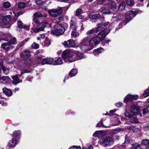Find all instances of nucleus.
<instances>
[{"mask_svg": "<svg viewBox=\"0 0 149 149\" xmlns=\"http://www.w3.org/2000/svg\"><path fill=\"white\" fill-rule=\"evenodd\" d=\"M61 56L65 62L69 63H71L85 57L83 53L79 52L76 53L72 50L68 49L64 51Z\"/></svg>", "mask_w": 149, "mask_h": 149, "instance_id": "1", "label": "nucleus"}, {"mask_svg": "<svg viewBox=\"0 0 149 149\" xmlns=\"http://www.w3.org/2000/svg\"><path fill=\"white\" fill-rule=\"evenodd\" d=\"M139 107L135 105L131 106V110H126L125 113V116L128 118H130L136 115L137 114H140V109Z\"/></svg>", "mask_w": 149, "mask_h": 149, "instance_id": "2", "label": "nucleus"}, {"mask_svg": "<svg viewBox=\"0 0 149 149\" xmlns=\"http://www.w3.org/2000/svg\"><path fill=\"white\" fill-rule=\"evenodd\" d=\"M33 21L37 25V26H39V27H38L35 29L34 31L36 33H37L41 31H43L44 29V27H51V25L48 23L46 22H44L40 23L38 21V18L36 17H33Z\"/></svg>", "mask_w": 149, "mask_h": 149, "instance_id": "3", "label": "nucleus"}, {"mask_svg": "<svg viewBox=\"0 0 149 149\" xmlns=\"http://www.w3.org/2000/svg\"><path fill=\"white\" fill-rule=\"evenodd\" d=\"M12 18L10 15L0 16V26L3 28H8L11 26L10 22Z\"/></svg>", "mask_w": 149, "mask_h": 149, "instance_id": "4", "label": "nucleus"}, {"mask_svg": "<svg viewBox=\"0 0 149 149\" xmlns=\"http://www.w3.org/2000/svg\"><path fill=\"white\" fill-rule=\"evenodd\" d=\"M109 25L108 22H106L104 23H103L102 24H98L97 27L95 28H93L91 30L88 31L86 33V35L88 36H89L90 38V36L92 34H93L95 32H97L99 31L103 28V26H105Z\"/></svg>", "mask_w": 149, "mask_h": 149, "instance_id": "5", "label": "nucleus"}, {"mask_svg": "<svg viewBox=\"0 0 149 149\" xmlns=\"http://www.w3.org/2000/svg\"><path fill=\"white\" fill-rule=\"evenodd\" d=\"M89 36H86L79 43V47L83 51H88V49L89 47Z\"/></svg>", "mask_w": 149, "mask_h": 149, "instance_id": "6", "label": "nucleus"}, {"mask_svg": "<svg viewBox=\"0 0 149 149\" xmlns=\"http://www.w3.org/2000/svg\"><path fill=\"white\" fill-rule=\"evenodd\" d=\"M99 142L100 144L104 147H107L113 145L114 141L111 138L107 137L104 138H101Z\"/></svg>", "mask_w": 149, "mask_h": 149, "instance_id": "7", "label": "nucleus"}, {"mask_svg": "<svg viewBox=\"0 0 149 149\" xmlns=\"http://www.w3.org/2000/svg\"><path fill=\"white\" fill-rule=\"evenodd\" d=\"M55 30L51 31V33L56 36L62 35L65 31L64 27L61 24H57L54 26Z\"/></svg>", "mask_w": 149, "mask_h": 149, "instance_id": "8", "label": "nucleus"}, {"mask_svg": "<svg viewBox=\"0 0 149 149\" xmlns=\"http://www.w3.org/2000/svg\"><path fill=\"white\" fill-rule=\"evenodd\" d=\"M110 30L108 29L107 28L104 30L101 31L95 37L100 42L101 41L103 40L106 36L110 32Z\"/></svg>", "mask_w": 149, "mask_h": 149, "instance_id": "9", "label": "nucleus"}, {"mask_svg": "<svg viewBox=\"0 0 149 149\" xmlns=\"http://www.w3.org/2000/svg\"><path fill=\"white\" fill-rule=\"evenodd\" d=\"M138 13H139V12L137 10H130L127 12L125 15V23L124 24L125 25L127 22L130 21L132 18L135 16Z\"/></svg>", "mask_w": 149, "mask_h": 149, "instance_id": "10", "label": "nucleus"}, {"mask_svg": "<svg viewBox=\"0 0 149 149\" xmlns=\"http://www.w3.org/2000/svg\"><path fill=\"white\" fill-rule=\"evenodd\" d=\"M62 11L61 8L58 9H54L48 10V12L50 15L53 17H56L61 14Z\"/></svg>", "mask_w": 149, "mask_h": 149, "instance_id": "11", "label": "nucleus"}, {"mask_svg": "<svg viewBox=\"0 0 149 149\" xmlns=\"http://www.w3.org/2000/svg\"><path fill=\"white\" fill-rule=\"evenodd\" d=\"M100 42L95 37H93L89 40V47L88 50H91L95 46L98 45Z\"/></svg>", "mask_w": 149, "mask_h": 149, "instance_id": "12", "label": "nucleus"}, {"mask_svg": "<svg viewBox=\"0 0 149 149\" xmlns=\"http://www.w3.org/2000/svg\"><path fill=\"white\" fill-rule=\"evenodd\" d=\"M138 98L137 95H132L130 94L127 95L124 98L123 102L127 103L128 102H131Z\"/></svg>", "mask_w": 149, "mask_h": 149, "instance_id": "13", "label": "nucleus"}, {"mask_svg": "<svg viewBox=\"0 0 149 149\" xmlns=\"http://www.w3.org/2000/svg\"><path fill=\"white\" fill-rule=\"evenodd\" d=\"M110 9L104 8L102 10V13L103 14H109L112 12V11L116 9V6L114 5V3L110 6Z\"/></svg>", "mask_w": 149, "mask_h": 149, "instance_id": "14", "label": "nucleus"}, {"mask_svg": "<svg viewBox=\"0 0 149 149\" xmlns=\"http://www.w3.org/2000/svg\"><path fill=\"white\" fill-rule=\"evenodd\" d=\"M120 118L121 120L125 119L124 118L122 117L121 116H118L116 118L113 119L111 120V125L112 126H114L117 125H119L120 123Z\"/></svg>", "mask_w": 149, "mask_h": 149, "instance_id": "15", "label": "nucleus"}, {"mask_svg": "<svg viewBox=\"0 0 149 149\" xmlns=\"http://www.w3.org/2000/svg\"><path fill=\"white\" fill-rule=\"evenodd\" d=\"M63 44L67 48L74 47L75 45V42L71 39L68 40L67 41H65Z\"/></svg>", "mask_w": 149, "mask_h": 149, "instance_id": "16", "label": "nucleus"}, {"mask_svg": "<svg viewBox=\"0 0 149 149\" xmlns=\"http://www.w3.org/2000/svg\"><path fill=\"white\" fill-rule=\"evenodd\" d=\"M31 55V52L28 50H25L23 51L20 54V57L24 60L29 58Z\"/></svg>", "mask_w": 149, "mask_h": 149, "instance_id": "17", "label": "nucleus"}, {"mask_svg": "<svg viewBox=\"0 0 149 149\" xmlns=\"http://www.w3.org/2000/svg\"><path fill=\"white\" fill-rule=\"evenodd\" d=\"M54 59L52 58H47L44 59L42 61V65L45 64H51L54 62Z\"/></svg>", "mask_w": 149, "mask_h": 149, "instance_id": "18", "label": "nucleus"}, {"mask_svg": "<svg viewBox=\"0 0 149 149\" xmlns=\"http://www.w3.org/2000/svg\"><path fill=\"white\" fill-rule=\"evenodd\" d=\"M17 140L16 138H12L8 143L9 146L11 147H15L17 144Z\"/></svg>", "mask_w": 149, "mask_h": 149, "instance_id": "19", "label": "nucleus"}, {"mask_svg": "<svg viewBox=\"0 0 149 149\" xmlns=\"http://www.w3.org/2000/svg\"><path fill=\"white\" fill-rule=\"evenodd\" d=\"M0 36H1V40H7L9 38H11L12 37V36L10 34H8V35L6 34L5 33L2 32H0Z\"/></svg>", "mask_w": 149, "mask_h": 149, "instance_id": "20", "label": "nucleus"}, {"mask_svg": "<svg viewBox=\"0 0 149 149\" xmlns=\"http://www.w3.org/2000/svg\"><path fill=\"white\" fill-rule=\"evenodd\" d=\"M1 48L6 50H8L10 48H13V46L10 45L8 42L3 43L1 45Z\"/></svg>", "mask_w": 149, "mask_h": 149, "instance_id": "21", "label": "nucleus"}, {"mask_svg": "<svg viewBox=\"0 0 149 149\" xmlns=\"http://www.w3.org/2000/svg\"><path fill=\"white\" fill-rule=\"evenodd\" d=\"M10 81V79L8 76H3L0 77V81L1 83L6 84Z\"/></svg>", "mask_w": 149, "mask_h": 149, "instance_id": "22", "label": "nucleus"}, {"mask_svg": "<svg viewBox=\"0 0 149 149\" xmlns=\"http://www.w3.org/2000/svg\"><path fill=\"white\" fill-rule=\"evenodd\" d=\"M13 79V83L14 84L16 85L17 84L21 82L22 80L21 79H18V77L17 75H14L12 77Z\"/></svg>", "mask_w": 149, "mask_h": 149, "instance_id": "23", "label": "nucleus"}, {"mask_svg": "<svg viewBox=\"0 0 149 149\" xmlns=\"http://www.w3.org/2000/svg\"><path fill=\"white\" fill-rule=\"evenodd\" d=\"M3 93L8 96H10L12 94V91L10 89L6 88H3Z\"/></svg>", "mask_w": 149, "mask_h": 149, "instance_id": "24", "label": "nucleus"}, {"mask_svg": "<svg viewBox=\"0 0 149 149\" xmlns=\"http://www.w3.org/2000/svg\"><path fill=\"white\" fill-rule=\"evenodd\" d=\"M63 63V61L62 58L61 57H59L54 61L53 64L54 65H61Z\"/></svg>", "mask_w": 149, "mask_h": 149, "instance_id": "25", "label": "nucleus"}, {"mask_svg": "<svg viewBox=\"0 0 149 149\" xmlns=\"http://www.w3.org/2000/svg\"><path fill=\"white\" fill-rule=\"evenodd\" d=\"M122 17H123V16L122 14H118L117 16H116V15L114 14V16L112 18V19L114 21H119L122 19Z\"/></svg>", "mask_w": 149, "mask_h": 149, "instance_id": "26", "label": "nucleus"}, {"mask_svg": "<svg viewBox=\"0 0 149 149\" xmlns=\"http://www.w3.org/2000/svg\"><path fill=\"white\" fill-rule=\"evenodd\" d=\"M104 51V49L102 47L95 49L93 51V53L95 55H98L99 54L102 53Z\"/></svg>", "mask_w": 149, "mask_h": 149, "instance_id": "27", "label": "nucleus"}, {"mask_svg": "<svg viewBox=\"0 0 149 149\" xmlns=\"http://www.w3.org/2000/svg\"><path fill=\"white\" fill-rule=\"evenodd\" d=\"M0 64L1 65V68L3 73L6 74H8L9 72L10 69L5 66L2 65V63H1Z\"/></svg>", "mask_w": 149, "mask_h": 149, "instance_id": "28", "label": "nucleus"}, {"mask_svg": "<svg viewBox=\"0 0 149 149\" xmlns=\"http://www.w3.org/2000/svg\"><path fill=\"white\" fill-rule=\"evenodd\" d=\"M104 133V132L102 131H97L95 132L93 135V136L96 137H101L102 136Z\"/></svg>", "mask_w": 149, "mask_h": 149, "instance_id": "29", "label": "nucleus"}, {"mask_svg": "<svg viewBox=\"0 0 149 149\" xmlns=\"http://www.w3.org/2000/svg\"><path fill=\"white\" fill-rule=\"evenodd\" d=\"M28 40H29V39H25L22 41L19 42L16 47V49H19L21 47L24 45L25 43Z\"/></svg>", "mask_w": 149, "mask_h": 149, "instance_id": "30", "label": "nucleus"}, {"mask_svg": "<svg viewBox=\"0 0 149 149\" xmlns=\"http://www.w3.org/2000/svg\"><path fill=\"white\" fill-rule=\"evenodd\" d=\"M20 136V133L19 131H15L13 133V138H16L18 140Z\"/></svg>", "mask_w": 149, "mask_h": 149, "instance_id": "31", "label": "nucleus"}, {"mask_svg": "<svg viewBox=\"0 0 149 149\" xmlns=\"http://www.w3.org/2000/svg\"><path fill=\"white\" fill-rule=\"evenodd\" d=\"M125 3L123 1L122 2L119 6L118 10L120 11L123 10L125 8Z\"/></svg>", "mask_w": 149, "mask_h": 149, "instance_id": "32", "label": "nucleus"}, {"mask_svg": "<svg viewBox=\"0 0 149 149\" xmlns=\"http://www.w3.org/2000/svg\"><path fill=\"white\" fill-rule=\"evenodd\" d=\"M8 42L10 45H15L17 43L16 38L15 37H13Z\"/></svg>", "mask_w": 149, "mask_h": 149, "instance_id": "33", "label": "nucleus"}, {"mask_svg": "<svg viewBox=\"0 0 149 149\" xmlns=\"http://www.w3.org/2000/svg\"><path fill=\"white\" fill-rule=\"evenodd\" d=\"M100 16V15L98 14L90 15H89V17L91 19H95L99 18Z\"/></svg>", "mask_w": 149, "mask_h": 149, "instance_id": "34", "label": "nucleus"}, {"mask_svg": "<svg viewBox=\"0 0 149 149\" xmlns=\"http://www.w3.org/2000/svg\"><path fill=\"white\" fill-rule=\"evenodd\" d=\"M77 73V71L76 69H73L70 71L69 73V75L71 76V77L75 76Z\"/></svg>", "mask_w": 149, "mask_h": 149, "instance_id": "35", "label": "nucleus"}, {"mask_svg": "<svg viewBox=\"0 0 149 149\" xmlns=\"http://www.w3.org/2000/svg\"><path fill=\"white\" fill-rule=\"evenodd\" d=\"M142 143L147 147L149 148V140L146 139L143 140L142 141Z\"/></svg>", "mask_w": 149, "mask_h": 149, "instance_id": "36", "label": "nucleus"}, {"mask_svg": "<svg viewBox=\"0 0 149 149\" xmlns=\"http://www.w3.org/2000/svg\"><path fill=\"white\" fill-rule=\"evenodd\" d=\"M76 24V19L74 17L72 18L70 22V26L75 25Z\"/></svg>", "mask_w": 149, "mask_h": 149, "instance_id": "37", "label": "nucleus"}, {"mask_svg": "<svg viewBox=\"0 0 149 149\" xmlns=\"http://www.w3.org/2000/svg\"><path fill=\"white\" fill-rule=\"evenodd\" d=\"M3 7L5 8H8L10 7L11 4L8 1L4 2L3 3Z\"/></svg>", "mask_w": 149, "mask_h": 149, "instance_id": "38", "label": "nucleus"}, {"mask_svg": "<svg viewBox=\"0 0 149 149\" xmlns=\"http://www.w3.org/2000/svg\"><path fill=\"white\" fill-rule=\"evenodd\" d=\"M45 45L47 47L49 46L51 44V42L49 39L47 38H46L44 42Z\"/></svg>", "mask_w": 149, "mask_h": 149, "instance_id": "39", "label": "nucleus"}, {"mask_svg": "<svg viewBox=\"0 0 149 149\" xmlns=\"http://www.w3.org/2000/svg\"><path fill=\"white\" fill-rule=\"evenodd\" d=\"M126 3L128 5L132 6L134 4V2L133 0H127Z\"/></svg>", "mask_w": 149, "mask_h": 149, "instance_id": "40", "label": "nucleus"}, {"mask_svg": "<svg viewBox=\"0 0 149 149\" xmlns=\"http://www.w3.org/2000/svg\"><path fill=\"white\" fill-rule=\"evenodd\" d=\"M18 7L20 8H23L25 7V4L24 3L20 2L18 4Z\"/></svg>", "mask_w": 149, "mask_h": 149, "instance_id": "41", "label": "nucleus"}, {"mask_svg": "<svg viewBox=\"0 0 149 149\" xmlns=\"http://www.w3.org/2000/svg\"><path fill=\"white\" fill-rule=\"evenodd\" d=\"M25 60V63L26 65L30 64L32 62V61L30 58H29Z\"/></svg>", "mask_w": 149, "mask_h": 149, "instance_id": "42", "label": "nucleus"}, {"mask_svg": "<svg viewBox=\"0 0 149 149\" xmlns=\"http://www.w3.org/2000/svg\"><path fill=\"white\" fill-rule=\"evenodd\" d=\"M31 47L32 48L37 49L39 47V45L37 43L34 42L32 45Z\"/></svg>", "mask_w": 149, "mask_h": 149, "instance_id": "43", "label": "nucleus"}, {"mask_svg": "<svg viewBox=\"0 0 149 149\" xmlns=\"http://www.w3.org/2000/svg\"><path fill=\"white\" fill-rule=\"evenodd\" d=\"M42 16V15L39 12L36 13L33 15V17H35L37 18H40Z\"/></svg>", "mask_w": 149, "mask_h": 149, "instance_id": "44", "label": "nucleus"}, {"mask_svg": "<svg viewBox=\"0 0 149 149\" xmlns=\"http://www.w3.org/2000/svg\"><path fill=\"white\" fill-rule=\"evenodd\" d=\"M71 36L74 38H76L79 36V33L77 32L73 31L72 32Z\"/></svg>", "mask_w": 149, "mask_h": 149, "instance_id": "45", "label": "nucleus"}, {"mask_svg": "<svg viewBox=\"0 0 149 149\" xmlns=\"http://www.w3.org/2000/svg\"><path fill=\"white\" fill-rule=\"evenodd\" d=\"M82 11L81 10V9L80 8L76 10L75 15L77 16H79L80 14L82 13Z\"/></svg>", "mask_w": 149, "mask_h": 149, "instance_id": "46", "label": "nucleus"}, {"mask_svg": "<svg viewBox=\"0 0 149 149\" xmlns=\"http://www.w3.org/2000/svg\"><path fill=\"white\" fill-rule=\"evenodd\" d=\"M143 96L145 97H146L149 96V90L147 88L144 92Z\"/></svg>", "mask_w": 149, "mask_h": 149, "instance_id": "47", "label": "nucleus"}, {"mask_svg": "<svg viewBox=\"0 0 149 149\" xmlns=\"http://www.w3.org/2000/svg\"><path fill=\"white\" fill-rule=\"evenodd\" d=\"M131 121L133 123H137L138 121V119L136 117L134 116L131 119Z\"/></svg>", "mask_w": 149, "mask_h": 149, "instance_id": "48", "label": "nucleus"}, {"mask_svg": "<svg viewBox=\"0 0 149 149\" xmlns=\"http://www.w3.org/2000/svg\"><path fill=\"white\" fill-rule=\"evenodd\" d=\"M135 127L134 126L131 125L129 127H127V129L129 130H132L133 132H135L136 130L134 129Z\"/></svg>", "mask_w": 149, "mask_h": 149, "instance_id": "49", "label": "nucleus"}, {"mask_svg": "<svg viewBox=\"0 0 149 149\" xmlns=\"http://www.w3.org/2000/svg\"><path fill=\"white\" fill-rule=\"evenodd\" d=\"M83 149H93V147L89 144H88L86 147H83Z\"/></svg>", "mask_w": 149, "mask_h": 149, "instance_id": "50", "label": "nucleus"}, {"mask_svg": "<svg viewBox=\"0 0 149 149\" xmlns=\"http://www.w3.org/2000/svg\"><path fill=\"white\" fill-rule=\"evenodd\" d=\"M77 28V26H76L75 25L72 26H70V28L71 29H72V31H76Z\"/></svg>", "mask_w": 149, "mask_h": 149, "instance_id": "51", "label": "nucleus"}, {"mask_svg": "<svg viewBox=\"0 0 149 149\" xmlns=\"http://www.w3.org/2000/svg\"><path fill=\"white\" fill-rule=\"evenodd\" d=\"M30 72V70L26 69H24L22 70L21 69V74L22 75L24 73H27L29 72Z\"/></svg>", "mask_w": 149, "mask_h": 149, "instance_id": "52", "label": "nucleus"}, {"mask_svg": "<svg viewBox=\"0 0 149 149\" xmlns=\"http://www.w3.org/2000/svg\"><path fill=\"white\" fill-rule=\"evenodd\" d=\"M69 149H81V147L80 146H73L70 147Z\"/></svg>", "mask_w": 149, "mask_h": 149, "instance_id": "53", "label": "nucleus"}, {"mask_svg": "<svg viewBox=\"0 0 149 149\" xmlns=\"http://www.w3.org/2000/svg\"><path fill=\"white\" fill-rule=\"evenodd\" d=\"M17 25L19 28H21L23 27V25L22 22L21 21L17 22Z\"/></svg>", "mask_w": 149, "mask_h": 149, "instance_id": "54", "label": "nucleus"}, {"mask_svg": "<svg viewBox=\"0 0 149 149\" xmlns=\"http://www.w3.org/2000/svg\"><path fill=\"white\" fill-rule=\"evenodd\" d=\"M121 131V129H116L113 130V133L114 134H116L119 132Z\"/></svg>", "mask_w": 149, "mask_h": 149, "instance_id": "55", "label": "nucleus"}, {"mask_svg": "<svg viewBox=\"0 0 149 149\" xmlns=\"http://www.w3.org/2000/svg\"><path fill=\"white\" fill-rule=\"evenodd\" d=\"M132 146L131 149H135L139 146L138 145L136 144H133Z\"/></svg>", "mask_w": 149, "mask_h": 149, "instance_id": "56", "label": "nucleus"}, {"mask_svg": "<svg viewBox=\"0 0 149 149\" xmlns=\"http://www.w3.org/2000/svg\"><path fill=\"white\" fill-rule=\"evenodd\" d=\"M22 14V13L21 12H18L17 13H16L15 14V18L16 19H17L19 15H21Z\"/></svg>", "mask_w": 149, "mask_h": 149, "instance_id": "57", "label": "nucleus"}, {"mask_svg": "<svg viewBox=\"0 0 149 149\" xmlns=\"http://www.w3.org/2000/svg\"><path fill=\"white\" fill-rule=\"evenodd\" d=\"M116 111V110H112L110 111V113L109 114V116H112L113 115L114 113Z\"/></svg>", "mask_w": 149, "mask_h": 149, "instance_id": "58", "label": "nucleus"}, {"mask_svg": "<svg viewBox=\"0 0 149 149\" xmlns=\"http://www.w3.org/2000/svg\"><path fill=\"white\" fill-rule=\"evenodd\" d=\"M123 104L122 103L118 102V103H117L116 104V105L117 107H120L121 106H122Z\"/></svg>", "mask_w": 149, "mask_h": 149, "instance_id": "59", "label": "nucleus"}, {"mask_svg": "<svg viewBox=\"0 0 149 149\" xmlns=\"http://www.w3.org/2000/svg\"><path fill=\"white\" fill-rule=\"evenodd\" d=\"M148 112V110L147 108H145L143 110V114H145Z\"/></svg>", "mask_w": 149, "mask_h": 149, "instance_id": "60", "label": "nucleus"}, {"mask_svg": "<svg viewBox=\"0 0 149 149\" xmlns=\"http://www.w3.org/2000/svg\"><path fill=\"white\" fill-rule=\"evenodd\" d=\"M105 0H97V3L99 4H102L103 1Z\"/></svg>", "mask_w": 149, "mask_h": 149, "instance_id": "61", "label": "nucleus"}, {"mask_svg": "<svg viewBox=\"0 0 149 149\" xmlns=\"http://www.w3.org/2000/svg\"><path fill=\"white\" fill-rule=\"evenodd\" d=\"M125 148V146L124 145H121L118 148H117L116 149H124Z\"/></svg>", "mask_w": 149, "mask_h": 149, "instance_id": "62", "label": "nucleus"}, {"mask_svg": "<svg viewBox=\"0 0 149 149\" xmlns=\"http://www.w3.org/2000/svg\"><path fill=\"white\" fill-rule=\"evenodd\" d=\"M36 3L38 5H40L41 3V1L40 0H36Z\"/></svg>", "mask_w": 149, "mask_h": 149, "instance_id": "63", "label": "nucleus"}, {"mask_svg": "<svg viewBox=\"0 0 149 149\" xmlns=\"http://www.w3.org/2000/svg\"><path fill=\"white\" fill-rule=\"evenodd\" d=\"M29 26H27L26 25H23V28H24L26 30H28L29 29Z\"/></svg>", "mask_w": 149, "mask_h": 149, "instance_id": "64", "label": "nucleus"}]
</instances>
